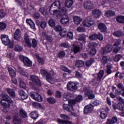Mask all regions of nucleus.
Here are the masks:
<instances>
[{"mask_svg": "<svg viewBox=\"0 0 124 124\" xmlns=\"http://www.w3.org/2000/svg\"><path fill=\"white\" fill-rule=\"evenodd\" d=\"M93 5V1H86L84 3L83 7L85 9H92Z\"/></svg>", "mask_w": 124, "mask_h": 124, "instance_id": "obj_18", "label": "nucleus"}, {"mask_svg": "<svg viewBox=\"0 0 124 124\" xmlns=\"http://www.w3.org/2000/svg\"><path fill=\"white\" fill-rule=\"evenodd\" d=\"M21 38H22V33L21 32V30L16 29L14 34V39L15 40H17L19 41Z\"/></svg>", "mask_w": 124, "mask_h": 124, "instance_id": "obj_14", "label": "nucleus"}, {"mask_svg": "<svg viewBox=\"0 0 124 124\" xmlns=\"http://www.w3.org/2000/svg\"><path fill=\"white\" fill-rule=\"evenodd\" d=\"M47 101L50 104H54L56 103V99L54 97H49L46 99Z\"/></svg>", "mask_w": 124, "mask_h": 124, "instance_id": "obj_41", "label": "nucleus"}, {"mask_svg": "<svg viewBox=\"0 0 124 124\" xmlns=\"http://www.w3.org/2000/svg\"><path fill=\"white\" fill-rule=\"evenodd\" d=\"M53 7L60 9L61 8V1L60 0L56 1L52 4L49 9L50 14L51 15H55V16H59L62 13V14H65L66 13V8L65 7L62 8L60 12L57 10H53Z\"/></svg>", "mask_w": 124, "mask_h": 124, "instance_id": "obj_1", "label": "nucleus"}, {"mask_svg": "<svg viewBox=\"0 0 124 124\" xmlns=\"http://www.w3.org/2000/svg\"><path fill=\"white\" fill-rule=\"evenodd\" d=\"M19 93L22 99H27L28 98V94L24 91L20 90Z\"/></svg>", "mask_w": 124, "mask_h": 124, "instance_id": "obj_28", "label": "nucleus"}, {"mask_svg": "<svg viewBox=\"0 0 124 124\" xmlns=\"http://www.w3.org/2000/svg\"><path fill=\"white\" fill-rule=\"evenodd\" d=\"M60 118L62 119V120L61 119H57V122L58 124H72V123L68 120H70V117L69 116L64 114H61L60 115Z\"/></svg>", "mask_w": 124, "mask_h": 124, "instance_id": "obj_6", "label": "nucleus"}, {"mask_svg": "<svg viewBox=\"0 0 124 124\" xmlns=\"http://www.w3.org/2000/svg\"><path fill=\"white\" fill-rule=\"evenodd\" d=\"M26 23L27 24H28L31 29H32V30H33V31H35V24H34V22H33V21L31 19H26Z\"/></svg>", "mask_w": 124, "mask_h": 124, "instance_id": "obj_21", "label": "nucleus"}, {"mask_svg": "<svg viewBox=\"0 0 124 124\" xmlns=\"http://www.w3.org/2000/svg\"><path fill=\"white\" fill-rule=\"evenodd\" d=\"M30 96L35 100L36 101H39V102H41L43 100V98L39 94L36 92H32L30 93Z\"/></svg>", "mask_w": 124, "mask_h": 124, "instance_id": "obj_8", "label": "nucleus"}, {"mask_svg": "<svg viewBox=\"0 0 124 124\" xmlns=\"http://www.w3.org/2000/svg\"><path fill=\"white\" fill-rule=\"evenodd\" d=\"M108 62V57L107 56H104L102 59V63L104 64H106V63Z\"/></svg>", "mask_w": 124, "mask_h": 124, "instance_id": "obj_59", "label": "nucleus"}, {"mask_svg": "<svg viewBox=\"0 0 124 124\" xmlns=\"http://www.w3.org/2000/svg\"><path fill=\"white\" fill-rule=\"evenodd\" d=\"M19 85L21 88L22 89H25L26 88V84H25V82L22 80H19Z\"/></svg>", "mask_w": 124, "mask_h": 124, "instance_id": "obj_58", "label": "nucleus"}, {"mask_svg": "<svg viewBox=\"0 0 124 124\" xmlns=\"http://www.w3.org/2000/svg\"><path fill=\"white\" fill-rule=\"evenodd\" d=\"M7 92L11 97H15L16 96L15 92L12 89L8 88L7 89Z\"/></svg>", "mask_w": 124, "mask_h": 124, "instance_id": "obj_30", "label": "nucleus"}, {"mask_svg": "<svg viewBox=\"0 0 124 124\" xmlns=\"http://www.w3.org/2000/svg\"><path fill=\"white\" fill-rule=\"evenodd\" d=\"M82 99H83V96L81 95H78L76 97V99L74 100L76 102H81L82 101Z\"/></svg>", "mask_w": 124, "mask_h": 124, "instance_id": "obj_51", "label": "nucleus"}, {"mask_svg": "<svg viewBox=\"0 0 124 124\" xmlns=\"http://www.w3.org/2000/svg\"><path fill=\"white\" fill-rule=\"evenodd\" d=\"M114 15H115V13L111 10L107 11L105 14V16L106 17H112V16H114Z\"/></svg>", "mask_w": 124, "mask_h": 124, "instance_id": "obj_29", "label": "nucleus"}, {"mask_svg": "<svg viewBox=\"0 0 124 124\" xmlns=\"http://www.w3.org/2000/svg\"><path fill=\"white\" fill-rule=\"evenodd\" d=\"M30 78L31 80L33 83H35V84H36L38 86H41L40 80H39L38 77L36 76H31Z\"/></svg>", "mask_w": 124, "mask_h": 124, "instance_id": "obj_16", "label": "nucleus"}, {"mask_svg": "<svg viewBox=\"0 0 124 124\" xmlns=\"http://www.w3.org/2000/svg\"><path fill=\"white\" fill-rule=\"evenodd\" d=\"M8 71L12 78L16 76V71L14 70L12 68H8Z\"/></svg>", "mask_w": 124, "mask_h": 124, "instance_id": "obj_24", "label": "nucleus"}, {"mask_svg": "<svg viewBox=\"0 0 124 124\" xmlns=\"http://www.w3.org/2000/svg\"><path fill=\"white\" fill-rule=\"evenodd\" d=\"M93 36L95 39H97L100 41H102V40H103V38H104V37H103V35L101 34V33H99L98 34H94L93 35Z\"/></svg>", "mask_w": 124, "mask_h": 124, "instance_id": "obj_31", "label": "nucleus"}, {"mask_svg": "<svg viewBox=\"0 0 124 124\" xmlns=\"http://www.w3.org/2000/svg\"><path fill=\"white\" fill-rule=\"evenodd\" d=\"M83 92H87L85 94L86 96H88L89 99H93V90H92L91 89H89L88 87H87L83 89Z\"/></svg>", "mask_w": 124, "mask_h": 124, "instance_id": "obj_12", "label": "nucleus"}, {"mask_svg": "<svg viewBox=\"0 0 124 124\" xmlns=\"http://www.w3.org/2000/svg\"><path fill=\"white\" fill-rule=\"evenodd\" d=\"M67 88L69 91L73 92V91L77 90L78 88V83L69 81L67 84Z\"/></svg>", "mask_w": 124, "mask_h": 124, "instance_id": "obj_9", "label": "nucleus"}, {"mask_svg": "<svg viewBox=\"0 0 124 124\" xmlns=\"http://www.w3.org/2000/svg\"><path fill=\"white\" fill-rule=\"evenodd\" d=\"M68 22H69V18H68L67 16H64L61 18L60 20V22L62 25H66Z\"/></svg>", "mask_w": 124, "mask_h": 124, "instance_id": "obj_19", "label": "nucleus"}, {"mask_svg": "<svg viewBox=\"0 0 124 124\" xmlns=\"http://www.w3.org/2000/svg\"><path fill=\"white\" fill-rule=\"evenodd\" d=\"M0 39L2 43L4 44V45H5V46H8V45H9V48H13V46H14V44H13V42L10 41L8 35L5 34H2L0 36Z\"/></svg>", "mask_w": 124, "mask_h": 124, "instance_id": "obj_5", "label": "nucleus"}, {"mask_svg": "<svg viewBox=\"0 0 124 124\" xmlns=\"http://www.w3.org/2000/svg\"><path fill=\"white\" fill-rule=\"evenodd\" d=\"M112 65H108L107 67V74H111L112 73Z\"/></svg>", "mask_w": 124, "mask_h": 124, "instance_id": "obj_45", "label": "nucleus"}, {"mask_svg": "<svg viewBox=\"0 0 124 124\" xmlns=\"http://www.w3.org/2000/svg\"><path fill=\"white\" fill-rule=\"evenodd\" d=\"M36 25L39 26L41 29H44L47 26V23L45 21H42L40 24L39 21H36Z\"/></svg>", "mask_w": 124, "mask_h": 124, "instance_id": "obj_26", "label": "nucleus"}, {"mask_svg": "<svg viewBox=\"0 0 124 124\" xmlns=\"http://www.w3.org/2000/svg\"><path fill=\"white\" fill-rule=\"evenodd\" d=\"M84 64H85V62L81 60H78L76 62V66L78 68L84 66Z\"/></svg>", "mask_w": 124, "mask_h": 124, "instance_id": "obj_32", "label": "nucleus"}, {"mask_svg": "<svg viewBox=\"0 0 124 124\" xmlns=\"http://www.w3.org/2000/svg\"><path fill=\"white\" fill-rule=\"evenodd\" d=\"M77 31L78 32H84L86 31V28L83 26H80L77 28Z\"/></svg>", "mask_w": 124, "mask_h": 124, "instance_id": "obj_49", "label": "nucleus"}, {"mask_svg": "<svg viewBox=\"0 0 124 124\" xmlns=\"http://www.w3.org/2000/svg\"><path fill=\"white\" fill-rule=\"evenodd\" d=\"M24 65L27 66L28 67H31L32 66V62L30 60V59L27 57V58L25 59V61L23 62Z\"/></svg>", "mask_w": 124, "mask_h": 124, "instance_id": "obj_23", "label": "nucleus"}, {"mask_svg": "<svg viewBox=\"0 0 124 124\" xmlns=\"http://www.w3.org/2000/svg\"><path fill=\"white\" fill-rule=\"evenodd\" d=\"M33 106L37 108V109H40L41 110H43L44 109V107L42 105L38 103H33Z\"/></svg>", "mask_w": 124, "mask_h": 124, "instance_id": "obj_38", "label": "nucleus"}, {"mask_svg": "<svg viewBox=\"0 0 124 124\" xmlns=\"http://www.w3.org/2000/svg\"><path fill=\"white\" fill-rule=\"evenodd\" d=\"M100 117L101 119H106L107 118V112L104 109H103L100 113Z\"/></svg>", "mask_w": 124, "mask_h": 124, "instance_id": "obj_36", "label": "nucleus"}, {"mask_svg": "<svg viewBox=\"0 0 124 124\" xmlns=\"http://www.w3.org/2000/svg\"><path fill=\"white\" fill-rule=\"evenodd\" d=\"M101 12L99 10H96L94 11V16L95 18H98L100 16Z\"/></svg>", "mask_w": 124, "mask_h": 124, "instance_id": "obj_48", "label": "nucleus"}, {"mask_svg": "<svg viewBox=\"0 0 124 124\" xmlns=\"http://www.w3.org/2000/svg\"><path fill=\"white\" fill-rule=\"evenodd\" d=\"M117 99L119 102L117 104H115L113 105V109L114 110L117 109L122 111V112L120 113V115L122 117H124V100L121 97H117Z\"/></svg>", "mask_w": 124, "mask_h": 124, "instance_id": "obj_2", "label": "nucleus"}, {"mask_svg": "<svg viewBox=\"0 0 124 124\" xmlns=\"http://www.w3.org/2000/svg\"><path fill=\"white\" fill-rule=\"evenodd\" d=\"M41 73L43 75V76H46V81L50 84H54L55 83V80L52 77V75H55V73L54 71L52 70L50 71V73L48 74V72L44 69L41 70Z\"/></svg>", "mask_w": 124, "mask_h": 124, "instance_id": "obj_4", "label": "nucleus"}, {"mask_svg": "<svg viewBox=\"0 0 124 124\" xmlns=\"http://www.w3.org/2000/svg\"><path fill=\"white\" fill-rule=\"evenodd\" d=\"M6 24L3 22H0V30H4L6 28Z\"/></svg>", "mask_w": 124, "mask_h": 124, "instance_id": "obj_62", "label": "nucleus"}, {"mask_svg": "<svg viewBox=\"0 0 124 124\" xmlns=\"http://www.w3.org/2000/svg\"><path fill=\"white\" fill-rule=\"evenodd\" d=\"M74 23L76 25H80L81 22H82V18L80 17V16H75L73 17Z\"/></svg>", "mask_w": 124, "mask_h": 124, "instance_id": "obj_22", "label": "nucleus"}, {"mask_svg": "<svg viewBox=\"0 0 124 124\" xmlns=\"http://www.w3.org/2000/svg\"><path fill=\"white\" fill-rule=\"evenodd\" d=\"M36 46H37V41H36V40L35 39H32V46L33 48L36 47Z\"/></svg>", "mask_w": 124, "mask_h": 124, "instance_id": "obj_60", "label": "nucleus"}, {"mask_svg": "<svg viewBox=\"0 0 124 124\" xmlns=\"http://www.w3.org/2000/svg\"><path fill=\"white\" fill-rule=\"evenodd\" d=\"M24 40L27 45L30 48H31V40H30V38H29V34L28 33V32H26L24 34Z\"/></svg>", "mask_w": 124, "mask_h": 124, "instance_id": "obj_17", "label": "nucleus"}, {"mask_svg": "<svg viewBox=\"0 0 124 124\" xmlns=\"http://www.w3.org/2000/svg\"><path fill=\"white\" fill-rule=\"evenodd\" d=\"M40 12H41V14L44 16L47 15V10H45V8H41L40 9Z\"/></svg>", "mask_w": 124, "mask_h": 124, "instance_id": "obj_53", "label": "nucleus"}, {"mask_svg": "<svg viewBox=\"0 0 124 124\" xmlns=\"http://www.w3.org/2000/svg\"><path fill=\"white\" fill-rule=\"evenodd\" d=\"M113 35L116 37H119L122 35V31H115L113 32Z\"/></svg>", "mask_w": 124, "mask_h": 124, "instance_id": "obj_54", "label": "nucleus"}, {"mask_svg": "<svg viewBox=\"0 0 124 124\" xmlns=\"http://www.w3.org/2000/svg\"><path fill=\"white\" fill-rule=\"evenodd\" d=\"M42 37L45 39H46V40H47V41H48V42H51V41H52V37H51L50 36L47 35V34L43 32L42 33Z\"/></svg>", "mask_w": 124, "mask_h": 124, "instance_id": "obj_35", "label": "nucleus"}, {"mask_svg": "<svg viewBox=\"0 0 124 124\" xmlns=\"http://www.w3.org/2000/svg\"><path fill=\"white\" fill-rule=\"evenodd\" d=\"M62 47H64V48H68L69 47V44L68 43L65 42L61 44Z\"/></svg>", "mask_w": 124, "mask_h": 124, "instance_id": "obj_64", "label": "nucleus"}, {"mask_svg": "<svg viewBox=\"0 0 124 124\" xmlns=\"http://www.w3.org/2000/svg\"><path fill=\"white\" fill-rule=\"evenodd\" d=\"M82 25L84 27H91L93 25V20L90 17H88L83 21Z\"/></svg>", "mask_w": 124, "mask_h": 124, "instance_id": "obj_10", "label": "nucleus"}, {"mask_svg": "<svg viewBox=\"0 0 124 124\" xmlns=\"http://www.w3.org/2000/svg\"><path fill=\"white\" fill-rule=\"evenodd\" d=\"M116 21L121 24L124 23V16H119L117 17Z\"/></svg>", "mask_w": 124, "mask_h": 124, "instance_id": "obj_39", "label": "nucleus"}, {"mask_svg": "<svg viewBox=\"0 0 124 124\" xmlns=\"http://www.w3.org/2000/svg\"><path fill=\"white\" fill-rule=\"evenodd\" d=\"M112 51V45H108L105 47H103L102 49V52L103 54H106L107 53H110Z\"/></svg>", "mask_w": 124, "mask_h": 124, "instance_id": "obj_15", "label": "nucleus"}, {"mask_svg": "<svg viewBox=\"0 0 124 124\" xmlns=\"http://www.w3.org/2000/svg\"><path fill=\"white\" fill-rule=\"evenodd\" d=\"M14 49L16 52H20V51H21V50H23V47H22L19 45H16L15 46Z\"/></svg>", "mask_w": 124, "mask_h": 124, "instance_id": "obj_43", "label": "nucleus"}, {"mask_svg": "<svg viewBox=\"0 0 124 124\" xmlns=\"http://www.w3.org/2000/svg\"><path fill=\"white\" fill-rule=\"evenodd\" d=\"M19 74H21L23 76H24L25 77H28V73H26L24 70H23V69L19 68L18 70Z\"/></svg>", "mask_w": 124, "mask_h": 124, "instance_id": "obj_40", "label": "nucleus"}, {"mask_svg": "<svg viewBox=\"0 0 124 124\" xmlns=\"http://www.w3.org/2000/svg\"><path fill=\"white\" fill-rule=\"evenodd\" d=\"M72 51L74 52V54H77V53L80 52V46L73 45L72 47Z\"/></svg>", "mask_w": 124, "mask_h": 124, "instance_id": "obj_25", "label": "nucleus"}, {"mask_svg": "<svg viewBox=\"0 0 124 124\" xmlns=\"http://www.w3.org/2000/svg\"><path fill=\"white\" fill-rule=\"evenodd\" d=\"M30 115L33 120H36L38 118V113L36 111H32L30 113Z\"/></svg>", "mask_w": 124, "mask_h": 124, "instance_id": "obj_34", "label": "nucleus"}, {"mask_svg": "<svg viewBox=\"0 0 124 124\" xmlns=\"http://www.w3.org/2000/svg\"><path fill=\"white\" fill-rule=\"evenodd\" d=\"M54 30L56 31H61L62 30V28L61 25H57L55 27Z\"/></svg>", "mask_w": 124, "mask_h": 124, "instance_id": "obj_61", "label": "nucleus"}, {"mask_svg": "<svg viewBox=\"0 0 124 124\" xmlns=\"http://www.w3.org/2000/svg\"><path fill=\"white\" fill-rule=\"evenodd\" d=\"M6 14L2 10H0V19L4 18Z\"/></svg>", "mask_w": 124, "mask_h": 124, "instance_id": "obj_63", "label": "nucleus"}, {"mask_svg": "<svg viewBox=\"0 0 124 124\" xmlns=\"http://www.w3.org/2000/svg\"><path fill=\"white\" fill-rule=\"evenodd\" d=\"M104 75V70H100L97 76V80L100 81L102 77H103Z\"/></svg>", "mask_w": 124, "mask_h": 124, "instance_id": "obj_37", "label": "nucleus"}, {"mask_svg": "<svg viewBox=\"0 0 124 124\" xmlns=\"http://www.w3.org/2000/svg\"><path fill=\"white\" fill-rule=\"evenodd\" d=\"M3 99H1L0 104L3 107L5 108H9L10 104H13V100L6 94H3L2 95Z\"/></svg>", "mask_w": 124, "mask_h": 124, "instance_id": "obj_3", "label": "nucleus"}, {"mask_svg": "<svg viewBox=\"0 0 124 124\" xmlns=\"http://www.w3.org/2000/svg\"><path fill=\"white\" fill-rule=\"evenodd\" d=\"M13 121L14 124H21V119L18 117H15Z\"/></svg>", "mask_w": 124, "mask_h": 124, "instance_id": "obj_44", "label": "nucleus"}, {"mask_svg": "<svg viewBox=\"0 0 124 124\" xmlns=\"http://www.w3.org/2000/svg\"><path fill=\"white\" fill-rule=\"evenodd\" d=\"M122 59V55L120 54H118L114 58V62H118L120 60Z\"/></svg>", "mask_w": 124, "mask_h": 124, "instance_id": "obj_57", "label": "nucleus"}, {"mask_svg": "<svg viewBox=\"0 0 124 124\" xmlns=\"http://www.w3.org/2000/svg\"><path fill=\"white\" fill-rule=\"evenodd\" d=\"M66 32H67V30L66 29H63L60 31V35L61 36H65Z\"/></svg>", "mask_w": 124, "mask_h": 124, "instance_id": "obj_47", "label": "nucleus"}, {"mask_svg": "<svg viewBox=\"0 0 124 124\" xmlns=\"http://www.w3.org/2000/svg\"><path fill=\"white\" fill-rule=\"evenodd\" d=\"M120 44H121V41L120 40H118L113 45V53L117 54V53L121 50V47L118 46Z\"/></svg>", "mask_w": 124, "mask_h": 124, "instance_id": "obj_13", "label": "nucleus"}, {"mask_svg": "<svg viewBox=\"0 0 124 124\" xmlns=\"http://www.w3.org/2000/svg\"><path fill=\"white\" fill-rule=\"evenodd\" d=\"M20 114L21 115L23 118H27L28 116V114H27V112H26V111H25V110L23 109H21L20 110Z\"/></svg>", "mask_w": 124, "mask_h": 124, "instance_id": "obj_52", "label": "nucleus"}, {"mask_svg": "<svg viewBox=\"0 0 124 124\" xmlns=\"http://www.w3.org/2000/svg\"><path fill=\"white\" fill-rule=\"evenodd\" d=\"M73 0H66L65 2V6L68 8H70L72 5H73Z\"/></svg>", "mask_w": 124, "mask_h": 124, "instance_id": "obj_27", "label": "nucleus"}, {"mask_svg": "<svg viewBox=\"0 0 124 124\" xmlns=\"http://www.w3.org/2000/svg\"><path fill=\"white\" fill-rule=\"evenodd\" d=\"M86 37H87V36L86 35H80V36L78 39L80 41H82V43L83 44H85V43H86Z\"/></svg>", "mask_w": 124, "mask_h": 124, "instance_id": "obj_42", "label": "nucleus"}, {"mask_svg": "<svg viewBox=\"0 0 124 124\" xmlns=\"http://www.w3.org/2000/svg\"><path fill=\"white\" fill-rule=\"evenodd\" d=\"M93 103H91L90 104L85 107L84 112L85 114H89L93 112Z\"/></svg>", "mask_w": 124, "mask_h": 124, "instance_id": "obj_11", "label": "nucleus"}, {"mask_svg": "<svg viewBox=\"0 0 124 124\" xmlns=\"http://www.w3.org/2000/svg\"><path fill=\"white\" fill-rule=\"evenodd\" d=\"M75 100H70L68 101V104H63L62 106L63 109L67 111L68 112H71L72 111H74V109H73V105H75Z\"/></svg>", "mask_w": 124, "mask_h": 124, "instance_id": "obj_7", "label": "nucleus"}, {"mask_svg": "<svg viewBox=\"0 0 124 124\" xmlns=\"http://www.w3.org/2000/svg\"><path fill=\"white\" fill-rule=\"evenodd\" d=\"M48 122V119L46 118L45 119H41L38 122V124H46Z\"/></svg>", "mask_w": 124, "mask_h": 124, "instance_id": "obj_55", "label": "nucleus"}, {"mask_svg": "<svg viewBox=\"0 0 124 124\" xmlns=\"http://www.w3.org/2000/svg\"><path fill=\"white\" fill-rule=\"evenodd\" d=\"M48 25L50 26V27H51V28H54L56 25V23L55 22V21L53 19H50L48 22Z\"/></svg>", "mask_w": 124, "mask_h": 124, "instance_id": "obj_46", "label": "nucleus"}, {"mask_svg": "<svg viewBox=\"0 0 124 124\" xmlns=\"http://www.w3.org/2000/svg\"><path fill=\"white\" fill-rule=\"evenodd\" d=\"M117 121V119L116 117H113L112 119H108L107 122V124H114Z\"/></svg>", "mask_w": 124, "mask_h": 124, "instance_id": "obj_33", "label": "nucleus"}, {"mask_svg": "<svg viewBox=\"0 0 124 124\" xmlns=\"http://www.w3.org/2000/svg\"><path fill=\"white\" fill-rule=\"evenodd\" d=\"M98 29L101 32H105L107 31V27L104 23H100L98 25Z\"/></svg>", "mask_w": 124, "mask_h": 124, "instance_id": "obj_20", "label": "nucleus"}, {"mask_svg": "<svg viewBox=\"0 0 124 124\" xmlns=\"http://www.w3.org/2000/svg\"><path fill=\"white\" fill-rule=\"evenodd\" d=\"M35 57L37 58V59H38V62H40V63H41L42 64H43L44 63V60L42 58H41L40 57H39V56H38V54H35Z\"/></svg>", "mask_w": 124, "mask_h": 124, "instance_id": "obj_50", "label": "nucleus"}, {"mask_svg": "<svg viewBox=\"0 0 124 124\" xmlns=\"http://www.w3.org/2000/svg\"><path fill=\"white\" fill-rule=\"evenodd\" d=\"M61 69L63 70V71H65V72H68V73H71V70L68 69L65 66L62 65L61 66Z\"/></svg>", "mask_w": 124, "mask_h": 124, "instance_id": "obj_56", "label": "nucleus"}]
</instances>
